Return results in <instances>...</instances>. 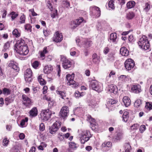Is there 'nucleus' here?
Segmentation results:
<instances>
[{
    "instance_id": "1",
    "label": "nucleus",
    "mask_w": 152,
    "mask_h": 152,
    "mask_svg": "<svg viewBox=\"0 0 152 152\" xmlns=\"http://www.w3.org/2000/svg\"><path fill=\"white\" fill-rule=\"evenodd\" d=\"M15 50L19 54L23 56L27 55L28 52L27 46L24 40L18 41L15 45Z\"/></svg>"
},
{
    "instance_id": "2",
    "label": "nucleus",
    "mask_w": 152,
    "mask_h": 152,
    "mask_svg": "<svg viewBox=\"0 0 152 152\" xmlns=\"http://www.w3.org/2000/svg\"><path fill=\"white\" fill-rule=\"evenodd\" d=\"M138 44L140 47L144 50L148 49L150 47L149 42L147 37L145 35L140 38Z\"/></svg>"
},
{
    "instance_id": "3",
    "label": "nucleus",
    "mask_w": 152,
    "mask_h": 152,
    "mask_svg": "<svg viewBox=\"0 0 152 152\" xmlns=\"http://www.w3.org/2000/svg\"><path fill=\"white\" fill-rule=\"evenodd\" d=\"M89 87L90 88L98 92H100L102 91L103 88L102 84L96 80L89 81Z\"/></svg>"
},
{
    "instance_id": "4",
    "label": "nucleus",
    "mask_w": 152,
    "mask_h": 152,
    "mask_svg": "<svg viewBox=\"0 0 152 152\" xmlns=\"http://www.w3.org/2000/svg\"><path fill=\"white\" fill-rule=\"evenodd\" d=\"M60 57L61 61L63 67L64 69H68L71 67L72 63L69 60L63 55L61 56Z\"/></svg>"
},
{
    "instance_id": "5",
    "label": "nucleus",
    "mask_w": 152,
    "mask_h": 152,
    "mask_svg": "<svg viewBox=\"0 0 152 152\" xmlns=\"http://www.w3.org/2000/svg\"><path fill=\"white\" fill-rule=\"evenodd\" d=\"M90 134L89 132L87 131H84L82 132L80 138V141L81 143L84 144L89 140L90 138L89 136Z\"/></svg>"
},
{
    "instance_id": "6",
    "label": "nucleus",
    "mask_w": 152,
    "mask_h": 152,
    "mask_svg": "<svg viewBox=\"0 0 152 152\" xmlns=\"http://www.w3.org/2000/svg\"><path fill=\"white\" fill-rule=\"evenodd\" d=\"M40 115L42 119L47 121L50 118L52 112L49 109L46 110L42 111Z\"/></svg>"
},
{
    "instance_id": "7",
    "label": "nucleus",
    "mask_w": 152,
    "mask_h": 152,
    "mask_svg": "<svg viewBox=\"0 0 152 152\" xmlns=\"http://www.w3.org/2000/svg\"><path fill=\"white\" fill-rule=\"evenodd\" d=\"M32 71L30 69H28L25 71L24 74V77L26 83H30L32 82Z\"/></svg>"
},
{
    "instance_id": "8",
    "label": "nucleus",
    "mask_w": 152,
    "mask_h": 152,
    "mask_svg": "<svg viewBox=\"0 0 152 152\" xmlns=\"http://www.w3.org/2000/svg\"><path fill=\"white\" fill-rule=\"evenodd\" d=\"M61 125V123L56 121L51 126H50L49 131L52 134H54L59 129Z\"/></svg>"
},
{
    "instance_id": "9",
    "label": "nucleus",
    "mask_w": 152,
    "mask_h": 152,
    "mask_svg": "<svg viewBox=\"0 0 152 152\" xmlns=\"http://www.w3.org/2000/svg\"><path fill=\"white\" fill-rule=\"evenodd\" d=\"M125 67L127 70H129L132 69L134 66V61L131 59H127L124 63Z\"/></svg>"
},
{
    "instance_id": "10",
    "label": "nucleus",
    "mask_w": 152,
    "mask_h": 152,
    "mask_svg": "<svg viewBox=\"0 0 152 152\" xmlns=\"http://www.w3.org/2000/svg\"><path fill=\"white\" fill-rule=\"evenodd\" d=\"M69 109L68 107L64 106L61 108L60 112V115L61 117L65 118L68 115Z\"/></svg>"
},
{
    "instance_id": "11",
    "label": "nucleus",
    "mask_w": 152,
    "mask_h": 152,
    "mask_svg": "<svg viewBox=\"0 0 152 152\" xmlns=\"http://www.w3.org/2000/svg\"><path fill=\"white\" fill-rule=\"evenodd\" d=\"M75 77V74L72 73L71 75L68 74L66 76V79L67 81V84L68 85H71L75 84V82L74 80Z\"/></svg>"
},
{
    "instance_id": "12",
    "label": "nucleus",
    "mask_w": 152,
    "mask_h": 152,
    "mask_svg": "<svg viewBox=\"0 0 152 152\" xmlns=\"http://www.w3.org/2000/svg\"><path fill=\"white\" fill-rule=\"evenodd\" d=\"M112 144L111 142H105L102 145V149L104 151H107L110 149L112 147Z\"/></svg>"
},
{
    "instance_id": "13",
    "label": "nucleus",
    "mask_w": 152,
    "mask_h": 152,
    "mask_svg": "<svg viewBox=\"0 0 152 152\" xmlns=\"http://www.w3.org/2000/svg\"><path fill=\"white\" fill-rule=\"evenodd\" d=\"M63 39V36L61 33L57 31L54 35L53 40L56 42H60Z\"/></svg>"
},
{
    "instance_id": "14",
    "label": "nucleus",
    "mask_w": 152,
    "mask_h": 152,
    "mask_svg": "<svg viewBox=\"0 0 152 152\" xmlns=\"http://www.w3.org/2000/svg\"><path fill=\"white\" fill-rule=\"evenodd\" d=\"M108 40L110 43L116 44L118 41L116 34L115 33H113L111 34L110 35L109 39H108Z\"/></svg>"
},
{
    "instance_id": "15",
    "label": "nucleus",
    "mask_w": 152,
    "mask_h": 152,
    "mask_svg": "<svg viewBox=\"0 0 152 152\" xmlns=\"http://www.w3.org/2000/svg\"><path fill=\"white\" fill-rule=\"evenodd\" d=\"M131 90L132 92L138 94L141 91V86L139 84L133 85L131 88Z\"/></svg>"
},
{
    "instance_id": "16",
    "label": "nucleus",
    "mask_w": 152,
    "mask_h": 152,
    "mask_svg": "<svg viewBox=\"0 0 152 152\" xmlns=\"http://www.w3.org/2000/svg\"><path fill=\"white\" fill-rule=\"evenodd\" d=\"M22 98L23 100V104L26 106H29L31 105V102L30 98L25 95H22Z\"/></svg>"
},
{
    "instance_id": "17",
    "label": "nucleus",
    "mask_w": 152,
    "mask_h": 152,
    "mask_svg": "<svg viewBox=\"0 0 152 152\" xmlns=\"http://www.w3.org/2000/svg\"><path fill=\"white\" fill-rule=\"evenodd\" d=\"M107 91L110 93H113L114 94H116L118 89L116 86L112 84L109 86Z\"/></svg>"
},
{
    "instance_id": "18",
    "label": "nucleus",
    "mask_w": 152,
    "mask_h": 152,
    "mask_svg": "<svg viewBox=\"0 0 152 152\" xmlns=\"http://www.w3.org/2000/svg\"><path fill=\"white\" fill-rule=\"evenodd\" d=\"M53 68L51 65L45 66L43 69L44 72L45 74H49L52 71Z\"/></svg>"
},
{
    "instance_id": "19",
    "label": "nucleus",
    "mask_w": 152,
    "mask_h": 152,
    "mask_svg": "<svg viewBox=\"0 0 152 152\" xmlns=\"http://www.w3.org/2000/svg\"><path fill=\"white\" fill-rule=\"evenodd\" d=\"M120 53L121 54L124 56H127L129 53V51L124 47L121 48L120 49Z\"/></svg>"
},
{
    "instance_id": "20",
    "label": "nucleus",
    "mask_w": 152,
    "mask_h": 152,
    "mask_svg": "<svg viewBox=\"0 0 152 152\" xmlns=\"http://www.w3.org/2000/svg\"><path fill=\"white\" fill-rule=\"evenodd\" d=\"M91 9H92L94 11H95V15L97 17L100 16L101 14V12L100 10V8L98 7L94 6L90 7Z\"/></svg>"
},
{
    "instance_id": "21",
    "label": "nucleus",
    "mask_w": 152,
    "mask_h": 152,
    "mask_svg": "<svg viewBox=\"0 0 152 152\" xmlns=\"http://www.w3.org/2000/svg\"><path fill=\"white\" fill-rule=\"evenodd\" d=\"M123 101L126 107H128L130 105L131 100L128 96H125L124 97L123 99Z\"/></svg>"
},
{
    "instance_id": "22",
    "label": "nucleus",
    "mask_w": 152,
    "mask_h": 152,
    "mask_svg": "<svg viewBox=\"0 0 152 152\" xmlns=\"http://www.w3.org/2000/svg\"><path fill=\"white\" fill-rule=\"evenodd\" d=\"M117 102V101L116 100L113 99H109L107 101V104H106V107L110 109L111 105L116 104Z\"/></svg>"
},
{
    "instance_id": "23",
    "label": "nucleus",
    "mask_w": 152,
    "mask_h": 152,
    "mask_svg": "<svg viewBox=\"0 0 152 152\" xmlns=\"http://www.w3.org/2000/svg\"><path fill=\"white\" fill-rule=\"evenodd\" d=\"M30 115L31 117L36 116L37 114V109L36 107H33L29 112Z\"/></svg>"
},
{
    "instance_id": "24",
    "label": "nucleus",
    "mask_w": 152,
    "mask_h": 152,
    "mask_svg": "<svg viewBox=\"0 0 152 152\" xmlns=\"http://www.w3.org/2000/svg\"><path fill=\"white\" fill-rule=\"evenodd\" d=\"M86 20H84L82 17H80L79 18L74 21V23L75 24H77L78 26L80 25L82 23H86Z\"/></svg>"
},
{
    "instance_id": "25",
    "label": "nucleus",
    "mask_w": 152,
    "mask_h": 152,
    "mask_svg": "<svg viewBox=\"0 0 152 152\" xmlns=\"http://www.w3.org/2000/svg\"><path fill=\"white\" fill-rule=\"evenodd\" d=\"M9 66L16 70L17 72H18L19 70V68L18 66L16 64H15L13 62H10L9 64Z\"/></svg>"
},
{
    "instance_id": "26",
    "label": "nucleus",
    "mask_w": 152,
    "mask_h": 152,
    "mask_svg": "<svg viewBox=\"0 0 152 152\" xmlns=\"http://www.w3.org/2000/svg\"><path fill=\"white\" fill-rule=\"evenodd\" d=\"M151 7L152 6L149 3H146L143 7V11L145 12H148Z\"/></svg>"
},
{
    "instance_id": "27",
    "label": "nucleus",
    "mask_w": 152,
    "mask_h": 152,
    "mask_svg": "<svg viewBox=\"0 0 152 152\" xmlns=\"http://www.w3.org/2000/svg\"><path fill=\"white\" fill-rule=\"evenodd\" d=\"M48 52V51L47 50V47H45L43 51L40 52V57L41 58V60H43L45 59V54L47 53Z\"/></svg>"
},
{
    "instance_id": "28",
    "label": "nucleus",
    "mask_w": 152,
    "mask_h": 152,
    "mask_svg": "<svg viewBox=\"0 0 152 152\" xmlns=\"http://www.w3.org/2000/svg\"><path fill=\"white\" fill-rule=\"evenodd\" d=\"M129 113L127 111H125L122 116L123 120L125 122H126L129 118Z\"/></svg>"
},
{
    "instance_id": "29",
    "label": "nucleus",
    "mask_w": 152,
    "mask_h": 152,
    "mask_svg": "<svg viewBox=\"0 0 152 152\" xmlns=\"http://www.w3.org/2000/svg\"><path fill=\"white\" fill-rule=\"evenodd\" d=\"M129 77L125 75H121L118 77L119 80L120 81L122 82H125L128 79Z\"/></svg>"
},
{
    "instance_id": "30",
    "label": "nucleus",
    "mask_w": 152,
    "mask_h": 152,
    "mask_svg": "<svg viewBox=\"0 0 152 152\" xmlns=\"http://www.w3.org/2000/svg\"><path fill=\"white\" fill-rule=\"evenodd\" d=\"M135 3L133 1H131L128 2L127 4V7L128 8H132L135 5Z\"/></svg>"
},
{
    "instance_id": "31",
    "label": "nucleus",
    "mask_w": 152,
    "mask_h": 152,
    "mask_svg": "<svg viewBox=\"0 0 152 152\" xmlns=\"http://www.w3.org/2000/svg\"><path fill=\"white\" fill-rule=\"evenodd\" d=\"M78 145L73 142L69 143V147L70 148L74 150H76L78 147Z\"/></svg>"
},
{
    "instance_id": "32",
    "label": "nucleus",
    "mask_w": 152,
    "mask_h": 152,
    "mask_svg": "<svg viewBox=\"0 0 152 152\" xmlns=\"http://www.w3.org/2000/svg\"><path fill=\"white\" fill-rule=\"evenodd\" d=\"M28 121V118L26 117L25 119L21 120L20 124V126L21 127H23L25 125L26 123H27Z\"/></svg>"
},
{
    "instance_id": "33",
    "label": "nucleus",
    "mask_w": 152,
    "mask_h": 152,
    "mask_svg": "<svg viewBox=\"0 0 152 152\" xmlns=\"http://www.w3.org/2000/svg\"><path fill=\"white\" fill-rule=\"evenodd\" d=\"M109 7L110 9L109 10L112 9L114 10L115 8V6L114 4V1L113 0H110L108 2Z\"/></svg>"
},
{
    "instance_id": "34",
    "label": "nucleus",
    "mask_w": 152,
    "mask_h": 152,
    "mask_svg": "<svg viewBox=\"0 0 152 152\" xmlns=\"http://www.w3.org/2000/svg\"><path fill=\"white\" fill-rule=\"evenodd\" d=\"M142 104V101L140 99L137 100L134 104V106L136 108H138Z\"/></svg>"
},
{
    "instance_id": "35",
    "label": "nucleus",
    "mask_w": 152,
    "mask_h": 152,
    "mask_svg": "<svg viewBox=\"0 0 152 152\" xmlns=\"http://www.w3.org/2000/svg\"><path fill=\"white\" fill-rule=\"evenodd\" d=\"M24 27L25 30L26 31L30 32L31 31L32 26L30 24H27L24 26Z\"/></svg>"
},
{
    "instance_id": "36",
    "label": "nucleus",
    "mask_w": 152,
    "mask_h": 152,
    "mask_svg": "<svg viewBox=\"0 0 152 152\" xmlns=\"http://www.w3.org/2000/svg\"><path fill=\"white\" fill-rule=\"evenodd\" d=\"M56 93L62 99H64V98L66 97L65 93L64 91H57Z\"/></svg>"
},
{
    "instance_id": "37",
    "label": "nucleus",
    "mask_w": 152,
    "mask_h": 152,
    "mask_svg": "<svg viewBox=\"0 0 152 152\" xmlns=\"http://www.w3.org/2000/svg\"><path fill=\"white\" fill-rule=\"evenodd\" d=\"M91 42L90 41L86 39H85L82 42L83 45H85V47L87 48L90 46Z\"/></svg>"
},
{
    "instance_id": "38",
    "label": "nucleus",
    "mask_w": 152,
    "mask_h": 152,
    "mask_svg": "<svg viewBox=\"0 0 152 152\" xmlns=\"http://www.w3.org/2000/svg\"><path fill=\"white\" fill-rule=\"evenodd\" d=\"M10 47V42H7L4 45V49L3 50V51L4 52L8 50Z\"/></svg>"
},
{
    "instance_id": "39",
    "label": "nucleus",
    "mask_w": 152,
    "mask_h": 152,
    "mask_svg": "<svg viewBox=\"0 0 152 152\" xmlns=\"http://www.w3.org/2000/svg\"><path fill=\"white\" fill-rule=\"evenodd\" d=\"M125 151V152H129L130 150L131 149V146L129 143H126L124 145Z\"/></svg>"
},
{
    "instance_id": "40",
    "label": "nucleus",
    "mask_w": 152,
    "mask_h": 152,
    "mask_svg": "<svg viewBox=\"0 0 152 152\" xmlns=\"http://www.w3.org/2000/svg\"><path fill=\"white\" fill-rule=\"evenodd\" d=\"M11 90L7 88H4L3 89V94L4 95H8L10 93Z\"/></svg>"
},
{
    "instance_id": "41",
    "label": "nucleus",
    "mask_w": 152,
    "mask_h": 152,
    "mask_svg": "<svg viewBox=\"0 0 152 152\" xmlns=\"http://www.w3.org/2000/svg\"><path fill=\"white\" fill-rule=\"evenodd\" d=\"M52 11V12L51 14V17L53 18H54L57 15V10L55 9H53V10Z\"/></svg>"
},
{
    "instance_id": "42",
    "label": "nucleus",
    "mask_w": 152,
    "mask_h": 152,
    "mask_svg": "<svg viewBox=\"0 0 152 152\" xmlns=\"http://www.w3.org/2000/svg\"><path fill=\"white\" fill-rule=\"evenodd\" d=\"M62 3L64 6L66 8H68L70 6V3L67 0H63Z\"/></svg>"
},
{
    "instance_id": "43",
    "label": "nucleus",
    "mask_w": 152,
    "mask_h": 152,
    "mask_svg": "<svg viewBox=\"0 0 152 152\" xmlns=\"http://www.w3.org/2000/svg\"><path fill=\"white\" fill-rule=\"evenodd\" d=\"M123 133L121 132H118L117 135V136L115 137V139L117 140H120L123 137Z\"/></svg>"
},
{
    "instance_id": "44",
    "label": "nucleus",
    "mask_w": 152,
    "mask_h": 152,
    "mask_svg": "<svg viewBox=\"0 0 152 152\" xmlns=\"http://www.w3.org/2000/svg\"><path fill=\"white\" fill-rule=\"evenodd\" d=\"M134 16V14L133 12H130L127 14V18L128 19H131Z\"/></svg>"
},
{
    "instance_id": "45",
    "label": "nucleus",
    "mask_w": 152,
    "mask_h": 152,
    "mask_svg": "<svg viewBox=\"0 0 152 152\" xmlns=\"http://www.w3.org/2000/svg\"><path fill=\"white\" fill-rule=\"evenodd\" d=\"M12 34L16 37H18L20 35L19 33L18 32L17 29H15L12 31Z\"/></svg>"
},
{
    "instance_id": "46",
    "label": "nucleus",
    "mask_w": 152,
    "mask_h": 152,
    "mask_svg": "<svg viewBox=\"0 0 152 152\" xmlns=\"http://www.w3.org/2000/svg\"><path fill=\"white\" fill-rule=\"evenodd\" d=\"M46 144L44 142H42L40 145L39 146V150H43V148L46 147Z\"/></svg>"
},
{
    "instance_id": "47",
    "label": "nucleus",
    "mask_w": 152,
    "mask_h": 152,
    "mask_svg": "<svg viewBox=\"0 0 152 152\" xmlns=\"http://www.w3.org/2000/svg\"><path fill=\"white\" fill-rule=\"evenodd\" d=\"M20 23H24L26 20L25 16L24 15H22L20 18Z\"/></svg>"
},
{
    "instance_id": "48",
    "label": "nucleus",
    "mask_w": 152,
    "mask_h": 152,
    "mask_svg": "<svg viewBox=\"0 0 152 152\" xmlns=\"http://www.w3.org/2000/svg\"><path fill=\"white\" fill-rule=\"evenodd\" d=\"M32 67L35 69H37L38 67V61H35L32 64Z\"/></svg>"
},
{
    "instance_id": "49",
    "label": "nucleus",
    "mask_w": 152,
    "mask_h": 152,
    "mask_svg": "<svg viewBox=\"0 0 152 152\" xmlns=\"http://www.w3.org/2000/svg\"><path fill=\"white\" fill-rule=\"evenodd\" d=\"M146 107L147 109H148L149 110L152 109V103H149V102H147L146 103Z\"/></svg>"
},
{
    "instance_id": "50",
    "label": "nucleus",
    "mask_w": 152,
    "mask_h": 152,
    "mask_svg": "<svg viewBox=\"0 0 152 152\" xmlns=\"http://www.w3.org/2000/svg\"><path fill=\"white\" fill-rule=\"evenodd\" d=\"M11 18L12 20L14 19L18 16V14L14 12H12L11 13Z\"/></svg>"
},
{
    "instance_id": "51",
    "label": "nucleus",
    "mask_w": 152,
    "mask_h": 152,
    "mask_svg": "<svg viewBox=\"0 0 152 152\" xmlns=\"http://www.w3.org/2000/svg\"><path fill=\"white\" fill-rule=\"evenodd\" d=\"M78 26L77 24H75L74 23V21L72 22L71 25V28L72 30L75 29Z\"/></svg>"
},
{
    "instance_id": "52",
    "label": "nucleus",
    "mask_w": 152,
    "mask_h": 152,
    "mask_svg": "<svg viewBox=\"0 0 152 152\" xmlns=\"http://www.w3.org/2000/svg\"><path fill=\"white\" fill-rule=\"evenodd\" d=\"M58 135V138L60 141H62L64 139V135L62 133H59Z\"/></svg>"
},
{
    "instance_id": "53",
    "label": "nucleus",
    "mask_w": 152,
    "mask_h": 152,
    "mask_svg": "<svg viewBox=\"0 0 152 152\" xmlns=\"http://www.w3.org/2000/svg\"><path fill=\"white\" fill-rule=\"evenodd\" d=\"M39 83L42 86L45 85L46 83L45 80L43 79H40V80H39Z\"/></svg>"
},
{
    "instance_id": "54",
    "label": "nucleus",
    "mask_w": 152,
    "mask_h": 152,
    "mask_svg": "<svg viewBox=\"0 0 152 152\" xmlns=\"http://www.w3.org/2000/svg\"><path fill=\"white\" fill-rule=\"evenodd\" d=\"M45 129L44 124L43 123H41L39 125V130L41 131H44Z\"/></svg>"
},
{
    "instance_id": "55",
    "label": "nucleus",
    "mask_w": 152,
    "mask_h": 152,
    "mask_svg": "<svg viewBox=\"0 0 152 152\" xmlns=\"http://www.w3.org/2000/svg\"><path fill=\"white\" fill-rule=\"evenodd\" d=\"M9 141L7 140V138H4L3 141V145L5 146H7Z\"/></svg>"
},
{
    "instance_id": "56",
    "label": "nucleus",
    "mask_w": 152,
    "mask_h": 152,
    "mask_svg": "<svg viewBox=\"0 0 152 152\" xmlns=\"http://www.w3.org/2000/svg\"><path fill=\"white\" fill-rule=\"evenodd\" d=\"M115 54L113 53H111L109 54L108 57L111 60H114Z\"/></svg>"
},
{
    "instance_id": "57",
    "label": "nucleus",
    "mask_w": 152,
    "mask_h": 152,
    "mask_svg": "<svg viewBox=\"0 0 152 152\" xmlns=\"http://www.w3.org/2000/svg\"><path fill=\"white\" fill-rule=\"evenodd\" d=\"M128 39L129 41L131 42H133L135 40L134 37L132 35H131L129 36Z\"/></svg>"
},
{
    "instance_id": "58",
    "label": "nucleus",
    "mask_w": 152,
    "mask_h": 152,
    "mask_svg": "<svg viewBox=\"0 0 152 152\" xmlns=\"http://www.w3.org/2000/svg\"><path fill=\"white\" fill-rule=\"evenodd\" d=\"M145 126L144 125L141 126L140 128V131L141 132H143L145 129Z\"/></svg>"
},
{
    "instance_id": "59",
    "label": "nucleus",
    "mask_w": 152,
    "mask_h": 152,
    "mask_svg": "<svg viewBox=\"0 0 152 152\" xmlns=\"http://www.w3.org/2000/svg\"><path fill=\"white\" fill-rule=\"evenodd\" d=\"M43 99L46 100L48 102H49L51 100V98L50 97L46 95H45L43 96Z\"/></svg>"
},
{
    "instance_id": "60",
    "label": "nucleus",
    "mask_w": 152,
    "mask_h": 152,
    "mask_svg": "<svg viewBox=\"0 0 152 152\" xmlns=\"http://www.w3.org/2000/svg\"><path fill=\"white\" fill-rule=\"evenodd\" d=\"M139 126V124H134L132 125L131 127L133 129H137Z\"/></svg>"
},
{
    "instance_id": "61",
    "label": "nucleus",
    "mask_w": 152,
    "mask_h": 152,
    "mask_svg": "<svg viewBox=\"0 0 152 152\" xmlns=\"http://www.w3.org/2000/svg\"><path fill=\"white\" fill-rule=\"evenodd\" d=\"M29 12L33 16H35L37 15V14L34 11L33 9H31L29 10Z\"/></svg>"
},
{
    "instance_id": "62",
    "label": "nucleus",
    "mask_w": 152,
    "mask_h": 152,
    "mask_svg": "<svg viewBox=\"0 0 152 152\" xmlns=\"http://www.w3.org/2000/svg\"><path fill=\"white\" fill-rule=\"evenodd\" d=\"M43 93L44 94H46L47 92V90L48 89V87L46 86H44L43 88Z\"/></svg>"
},
{
    "instance_id": "63",
    "label": "nucleus",
    "mask_w": 152,
    "mask_h": 152,
    "mask_svg": "<svg viewBox=\"0 0 152 152\" xmlns=\"http://www.w3.org/2000/svg\"><path fill=\"white\" fill-rule=\"evenodd\" d=\"M47 6L50 9V11H52L53 10V8L52 4L50 3L49 1L48 2L47 4Z\"/></svg>"
},
{
    "instance_id": "64",
    "label": "nucleus",
    "mask_w": 152,
    "mask_h": 152,
    "mask_svg": "<svg viewBox=\"0 0 152 152\" xmlns=\"http://www.w3.org/2000/svg\"><path fill=\"white\" fill-rule=\"evenodd\" d=\"M93 61L95 63H98L100 61L99 57H98L94 59H92Z\"/></svg>"
}]
</instances>
